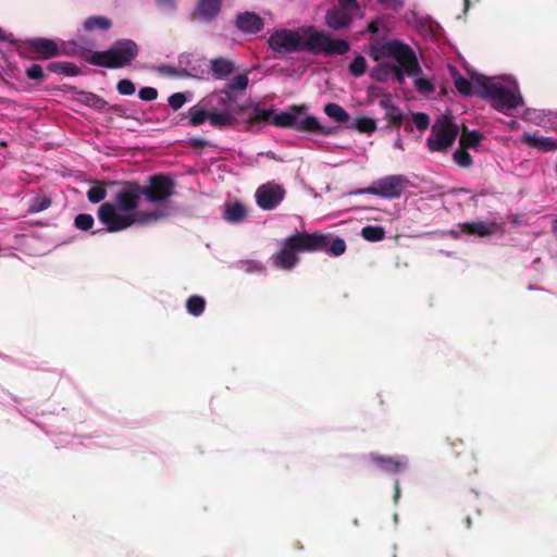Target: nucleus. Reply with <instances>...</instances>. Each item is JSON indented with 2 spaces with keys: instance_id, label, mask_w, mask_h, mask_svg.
<instances>
[{
  "instance_id": "f257e3e1",
  "label": "nucleus",
  "mask_w": 557,
  "mask_h": 557,
  "mask_svg": "<svg viewBox=\"0 0 557 557\" xmlns=\"http://www.w3.org/2000/svg\"><path fill=\"white\" fill-rule=\"evenodd\" d=\"M174 184L157 175L149 186H129L120 190L114 201H106L98 209V220L110 233L124 231L133 225H148L173 214L170 202Z\"/></svg>"
},
{
  "instance_id": "f03ea898",
  "label": "nucleus",
  "mask_w": 557,
  "mask_h": 557,
  "mask_svg": "<svg viewBox=\"0 0 557 557\" xmlns=\"http://www.w3.org/2000/svg\"><path fill=\"white\" fill-rule=\"evenodd\" d=\"M268 42L270 48L278 53L308 51L343 55L350 48L348 41L334 39L329 34L320 32L313 26L277 29L270 35Z\"/></svg>"
},
{
  "instance_id": "7ed1b4c3",
  "label": "nucleus",
  "mask_w": 557,
  "mask_h": 557,
  "mask_svg": "<svg viewBox=\"0 0 557 557\" xmlns=\"http://www.w3.org/2000/svg\"><path fill=\"white\" fill-rule=\"evenodd\" d=\"M481 98L500 113H509L523 104L518 82L511 75L486 77Z\"/></svg>"
},
{
  "instance_id": "20e7f679",
  "label": "nucleus",
  "mask_w": 557,
  "mask_h": 557,
  "mask_svg": "<svg viewBox=\"0 0 557 557\" xmlns=\"http://www.w3.org/2000/svg\"><path fill=\"white\" fill-rule=\"evenodd\" d=\"M369 55L376 62L384 59H394L401 66H407L411 72L419 70V61L414 50L407 44L393 39L385 42L369 46Z\"/></svg>"
},
{
  "instance_id": "39448f33",
  "label": "nucleus",
  "mask_w": 557,
  "mask_h": 557,
  "mask_svg": "<svg viewBox=\"0 0 557 557\" xmlns=\"http://www.w3.org/2000/svg\"><path fill=\"white\" fill-rule=\"evenodd\" d=\"M137 54V45L131 39H122L112 45L109 50L92 52L88 61L94 65L117 69L129 64Z\"/></svg>"
},
{
  "instance_id": "423d86ee",
  "label": "nucleus",
  "mask_w": 557,
  "mask_h": 557,
  "mask_svg": "<svg viewBox=\"0 0 557 557\" xmlns=\"http://www.w3.org/2000/svg\"><path fill=\"white\" fill-rule=\"evenodd\" d=\"M308 233H295L281 243V248L272 256L273 264L285 271H289L298 263V255L304 251H312Z\"/></svg>"
},
{
  "instance_id": "0eeeda50",
  "label": "nucleus",
  "mask_w": 557,
  "mask_h": 557,
  "mask_svg": "<svg viewBox=\"0 0 557 557\" xmlns=\"http://www.w3.org/2000/svg\"><path fill=\"white\" fill-rule=\"evenodd\" d=\"M258 116L275 126L290 127L298 132L321 129L317 117L301 115L296 107H292L289 110L273 114L272 116L267 110H258Z\"/></svg>"
},
{
  "instance_id": "6e6552de",
  "label": "nucleus",
  "mask_w": 557,
  "mask_h": 557,
  "mask_svg": "<svg viewBox=\"0 0 557 557\" xmlns=\"http://www.w3.org/2000/svg\"><path fill=\"white\" fill-rule=\"evenodd\" d=\"M210 113V125L225 127L235 121L233 114L234 99L226 90L214 91L203 97Z\"/></svg>"
},
{
  "instance_id": "1a4fd4ad",
  "label": "nucleus",
  "mask_w": 557,
  "mask_h": 557,
  "mask_svg": "<svg viewBox=\"0 0 557 557\" xmlns=\"http://www.w3.org/2000/svg\"><path fill=\"white\" fill-rule=\"evenodd\" d=\"M458 134V125L449 116H442L432 125L426 139L428 148L433 152L445 151L454 145Z\"/></svg>"
},
{
  "instance_id": "9d476101",
  "label": "nucleus",
  "mask_w": 557,
  "mask_h": 557,
  "mask_svg": "<svg viewBox=\"0 0 557 557\" xmlns=\"http://www.w3.org/2000/svg\"><path fill=\"white\" fill-rule=\"evenodd\" d=\"M339 7H333L326 11L325 24L334 29L348 28L354 18L363 17L364 12L356 0H337Z\"/></svg>"
},
{
  "instance_id": "9b49d317",
  "label": "nucleus",
  "mask_w": 557,
  "mask_h": 557,
  "mask_svg": "<svg viewBox=\"0 0 557 557\" xmlns=\"http://www.w3.org/2000/svg\"><path fill=\"white\" fill-rule=\"evenodd\" d=\"M409 181L404 175H388L376 181L373 186L358 189L354 191L355 195L369 194L375 195L387 199L398 198L404 189L407 187Z\"/></svg>"
},
{
  "instance_id": "f8f14e48",
  "label": "nucleus",
  "mask_w": 557,
  "mask_h": 557,
  "mask_svg": "<svg viewBox=\"0 0 557 557\" xmlns=\"http://www.w3.org/2000/svg\"><path fill=\"white\" fill-rule=\"evenodd\" d=\"M286 190L283 185L269 182L259 186L255 198L257 205L263 210H274L284 200Z\"/></svg>"
},
{
  "instance_id": "ddd939ff",
  "label": "nucleus",
  "mask_w": 557,
  "mask_h": 557,
  "mask_svg": "<svg viewBox=\"0 0 557 557\" xmlns=\"http://www.w3.org/2000/svg\"><path fill=\"white\" fill-rule=\"evenodd\" d=\"M28 46L41 59H51L70 53L69 45L61 39L33 38L28 41Z\"/></svg>"
},
{
  "instance_id": "4468645a",
  "label": "nucleus",
  "mask_w": 557,
  "mask_h": 557,
  "mask_svg": "<svg viewBox=\"0 0 557 557\" xmlns=\"http://www.w3.org/2000/svg\"><path fill=\"white\" fill-rule=\"evenodd\" d=\"M448 70L454 81V85L459 94L463 96H471L475 94L481 98V89H483V86L485 84L484 81H486L487 76L481 74H473L470 76V78H468L460 75L457 69L454 66H449Z\"/></svg>"
},
{
  "instance_id": "2eb2a0df",
  "label": "nucleus",
  "mask_w": 557,
  "mask_h": 557,
  "mask_svg": "<svg viewBox=\"0 0 557 557\" xmlns=\"http://www.w3.org/2000/svg\"><path fill=\"white\" fill-rule=\"evenodd\" d=\"M308 240L312 251H325L331 256L338 257L346 250V243L339 237L312 233L309 234Z\"/></svg>"
},
{
  "instance_id": "dca6fc26",
  "label": "nucleus",
  "mask_w": 557,
  "mask_h": 557,
  "mask_svg": "<svg viewBox=\"0 0 557 557\" xmlns=\"http://www.w3.org/2000/svg\"><path fill=\"white\" fill-rule=\"evenodd\" d=\"M500 228V224L493 221L466 222L450 230L449 235L459 238L462 234L467 233L485 237L497 233Z\"/></svg>"
},
{
  "instance_id": "f3484780",
  "label": "nucleus",
  "mask_w": 557,
  "mask_h": 557,
  "mask_svg": "<svg viewBox=\"0 0 557 557\" xmlns=\"http://www.w3.org/2000/svg\"><path fill=\"white\" fill-rule=\"evenodd\" d=\"M370 459L382 470L391 474L401 473L408 468V460L405 456H380L370 454Z\"/></svg>"
},
{
  "instance_id": "a211bd4d",
  "label": "nucleus",
  "mask_w": 557,
  "mask_h": 557,
  "mask_svg": "<svg viewBox=\"0 0 557 557\" xmlns=\"http://www.w3.org/2000/svg\"><path fill=\"white\" fill-rule=\"evenodd\" d=\"M522 141L532 148H536L545 152L557 150L556 138L541 136L536 133L525 132L522 135Z\"/></svg>"
},
{
  "instance_id": "6ab92c4d",
  "label": "nucleus",
  "mask_w": 557,
  "mask_h": 557,
  "mask_svg": "<svg viewBox=\"0 0 557 557\" xmlns=\"http://www.w3.org/2000/svg\"><path fill=\"white\" fill-rule=\"evenodd\" d=\"M236 26L244 33L256 34L261 30L263 21L255 13L245 12L237 16Z\"/></svg>"
},
{
  "instance_id": "aec40b11",
  "label": "nucleus",
  "mask_w": 557,
  "mask_h": 557,
  "mask_svg": "<svg viewBox=\"0 0 557 557\" xmlns=\"http://www.w3.org/2000/svg\"><path fill=\"white\" fill-rule=\"evenodd\" d=\"M187 119L188 125L190 126H199L206 121L210 123L208 104L205 102L203 98L198 103L188 109Z\"/></svg>"
},
{
  "instance_id": "412c9836",
  "label": "nucleus",
  "mask_w": 557,
  "mask_h": 557,
  "mask_svg": "<svg viewBox=\"0 0 557 557\" xmlns=\"http://www.w3.org/2000/svg\"><path fill=\"white\" fill-rule=\"evenodd\" d=\"M221 9L220 0H199L195 15L202 21H211L214 18Z\"/></svg>"
},
{
  "instance_id": "4be33fe9",
  "label": "nucleus",
  "mask_w": 557,
  "mask_h": 557,
  "mask_svg": "<svg viewBox=\"0 0 557 557\" xmlns=\"http://www.w3.org/2000/svg\"><path fill=\"white\" fill-rule=\"evenodd\" d=\"M406 70L407 76L413 78V84L418 92L424 96H431L434 90V84L429 79L422 76V69L419 65V70L411 72L407 66H403Z\"/></svg>"
},
{
  "instance_id": "5701e85b",
  "label": "nucleus",
  "mask_w": 557,
  "mask_h": 557,
  "mask_svg": "<svg viewBox=\"0 0 557 557\" xmlns=\"http://www.w3.org/2000/svg\"><path fill=\"white\" fill-rule=\"evenodd\" d=\"M210 71L214 78L223 79L227 77L234 71V64L232 61L223 58H216L210 62Z\"/></svg>"
},
{
  "instance_id": "b1692460",
  "label": "nucleus",
  "mask_w": 557,
  "mask_h": 557,
  "mask_svg": "<svg viewBox=\"0 0 557 557\" xmlns=\"http://www.w3.org/2000/svg\"><path fill=\"white\" fill-rule=\"evenodd\" d=\"M49 72L63 76H76L81 73L79 67L73 62L54 61L47 65Z\"/></svg>"
},
{
  "instance_id": "393cba45",
  "label": "nucleus",
  "mask_w": 557,
  "mask_h": 557,
  "mask_svg": "<svg viewBox=\"0 0 557 557\" xmlns=\"http://www.w3.org/2000/svg\"><path fill=\"white\" fill-rule=\"evenodd\" d=\"M395 63L380 62L371 70V77L379 82H387L392 79Z\"/></svg>"
},
{
  "instance_id": "a878e982",
  "label": "nucleus",
  "mask_w": 557,
  "mask_h": 557,
  "mask_svg": "<svg viewBox=\"0 0 557 557\" xmlns=\"http://www.w3.org/2000/svg\"><path fill=\"white\" fill-rule=\"evenodd\" d=\"M324 113L336 123H346L349 114L339 104L330 102L324 107Z\"/></svg>"
},
{
  "instance_id": "bb28decb",
  "label": "nucleus",
  "mask_w": 557,
  "mask_h": 557,
  "mask_svg": "<svg viewBox=\"0 0 557 557\" xmlns=\"http://www.w3.org/2000/svg\"><path fill=\"white\" fill-rule=\"evenodd\" d=\"M111 27V21L101 15L89 16L84 22V29L92 32L96 29L108 30Z\"/></svg>"
},
{
  "instance_id": "cd10ccee",
  "label": "nucleus",
  "mask_w": 557,
  "mask_h": 557,
  "mask_svg": "<svg viewBox=\"0 0 557 557\" xmlns=\"http://www.w3.org/2000/svg\"><path fill=\"white\" fill-rule=\"evenodd\" d=\"M246 210L243 205L236 202L230 205L224 210V219L231 223H238L244 220Z\"/></svg>"
},
{
  "instance_id": "c85d7f7f",
  "label": "nucleus",
  "mask_w": 557,
  "mask_h": 557,
  "mask_svg": "<svg viewBox=\"0 0 557 557\" xmlns=\"http://www.w3.org/2000/svg\"><path fill=\"white\" fill-rule=\"evenodd\" d=\"M351 128L359 131L360 133L372 134L376 129L375 120L369 116H358L350 124Z\"/></svg>"
},
{
  "instance_id": "c756f323",
  "label": "nucleus",
  "mask_w": 557,
  "mask_h": 557,
  "mask_svg": "<svg viewBox=\"0 0 557 557\" xmlns=\"http://www.w3.org/2000/svg\"><path fill=\"white\" fill-rule=\"evenodd\" d=\"M482 138V134L478 131H465L460 136L459 144L461 148H476L480 145Z\"/></svg>"
},
{
  "instance_id": "7c9ffc66",
  "label": "nucleus",
  "mask_w": 557,
  "mask_h": 557,
  "mask_svg": "<svg viewBox=\"0 0 557 557\" xmlns=\"http://www.w3.org/2000/svg\"><path fill=\"white\" fill-rule=\"evenodd\" d=\"M206 308V300L198 295L190 296L186 301L187 312L194 317H199L203 313Z\"/></svg>"
},
{
  "instance_id": "2f4dec72",
  "label": "nucleus",
  "mask_w": 557,
  "mask_h": 557,
  "mask_svg": "<svg viewBox=\"0 0 557 557\" xmlns=\"http://www.w3.org/2000/svg\"><path fill=\"white\" fill-rule=\"evenodd\" d=\"M361 236L368 242H381L385 238V231L380 225H367L361 230Z\"/></svg>"
},
{
  "instance_id": "473e14b6",
  "label": "nucleus",
  "mask_w": 557,
  "mask_h": 557,
  "mask_svg": "<svg viewBox=\"0 0 557 557\" xmlns=\"http://www.w3.org/2000/svg\"><path fill=\"white\" fill-rule=\"evenodd\" d=\"M193 99V92L186 91V92H175L171 95L168 99L169 106L173 110H180L187 101H190Z\"/></svg>"
},
{
  "instance_id": "72a5a7b5",
  "label": "nucleus",
  "mask_w": 557,
  "mask_h": 557,
  "mask_svg": "<svg viewBox=\"0 0 557 557\" xmlns=\"http://www.w3.org/2000/svg\"><path fill=\"white\" fill-rule=\"evenodd\" d=\"M367 69V61L362 55L356 57L349 64L348 71L355 77H360L364 74Z\"/></svg>"
},
{
  "instance_id": "f704fd0d",
  "label": "nucleus",
  "mask_w": 557,
  "mask_h": 557,
  "mask_svg": "<svg viewBox=\"0 0 557 557\" xmlns=\"http://www.w3.org/2000/svg\"><path fill=\"white\" fill-rule=\"evenodd\" d=\"M546 113L536 109H528L524 112V119L532 122L535 125L544 126L546 122Z\"/></svg>"
},
{
  "instance_id": "c9c22d12",
  "label": "nucleus",
  "mask_w": 557,
  "mask_h": 557,
  "mask_svg": "<svg viewBox=\"0 0 557 557\" xmlns=\"http://www.w3.org/2000/svg\"><path fill=\"white\" fill-rule=\"evenodd\" d=\"M50 205H51V201L48 197L37 196L32 200L29 208H28V212H30V213L41 212V211L48 209L50 207Z\"/></svg>"
},
{
  "instance_id": "e433bc0d",
  "label": "nucleus",
  "mask_w": 557,
  "mask_h": 557,
  "mask_svg": "<svg viewBox=\"0 0 557 557\" xmlns=\"http://www.w3.org/2000/svg\"><path fill=\"white\" fill-rule=\"evenodd\" d=\"M79 100L96 109H102L106 106V101L103 99L91 92L81 94Z\"/></svg>"
},
{
  "instance_id": "4c0bfd02",
  "label": "nucleus",
  "mask_w": 557,
  "mask_h": 557,
  "mask_svg": "<svg viewBox=\"0 0 557 557\" xmlns=\"http://www.w3.org/2000/svg\"><path fill=\"white\" fill-rule=\"evenodd\" d=\"M454 161L461 168H469L472 164V157L466 151V148L457 149L453 154Z\"/></svg>"
},
{
  "instance_id": "58836bf2",
  "label": "nucleus",
  "mask_w": 557,
  "mask_h": 557,
  "mask_svg": "<svg viewBox=\"0 0 557 557\" xmlns=\"http://www.w3.org/2000/svg\"><path fill=\"white\" fill-rule=\"evenodd\" d=\"M237 265L246 273H260L264 270L263 264L257 260H242Z\"/></svg>"
},
{
  "instance_id": "ea45409f",
  "label": "nucleus",
  "mask_w": 557,
  "mask_h": 557,
  "mask_svg": "<svg viewBox=\"0 0 557 557\" xmlns=\"http://www.w3.org/2000/svg\"><path fill=\"white\" fill-rule=\"evenodd\" d=\"M107 196V190L103 186L96 185L87 191V198L91 203H99Z\"/></svg>"
},
{
  "instance_id": "a19ab883",
  "label": "nucleus",
  "mask_w": 557,
  "mask_h": 557,
  "mask_svg": "<svg viewBox=\"0 0 557 557\" xmlns=\"http://www.w3.org/2000/svg\"><path fill=\"white\" fill-rule=\"evenodd\" d=\"M95 221L91 214L81 213L74 220V225L81 231H88L92 227Z\"/></svg>"
},
{
  "instance_id": "79ce46f5",
  "label": "nucleus",
  "mask_w": 557,
  "mask_h": 557,
  "mask_svg": "<svg viewBox=\"0 0 557 557\" xmlns=\"http://www.w3.org/2000/svg\"><path fill=\"white\" fill-rule=\"evenodd\" d=\"M249 79L246 74H239L233 77L228 83L227 87L230 90H245L248 86Z\"/></svg>"
},
{
  "instance_id": "37998d69",
  "label": "nucleus",
  "mask_w": 557,
  "mask_h": 557,
  "mask_svg": "<svg viewBox=\"0 0 557 557\" xmlns=\"http://www.w3.org/2000/svg\"><path fill=\"white\" fill-rule=\"evenodd\" d=\"M116 89H117L119 94H121L123 96H131L136 90L135 84L131 79H127V78L121 79L116 85Z\"/></svg>"
},
{
  "instance_id": "c03bdc74",
  "label": "nucleus",
  "mask_w": 557,
  "mask_h": 557,
  "mask_svg": "<svg viewBox=\"0 0 557 557\" xmlns=\"http://www.w3.org/2000/svg\"><path fill=\"white\" fill-rule=\"evenodd\" d=\"M412 122L418 129L423 131L429 126L430 119L428 114L419 112L413 114Z\"/></svg>"
},
{
  "instance_id": "a18cd8bd",
  "label": "nucleus",
  "mask_w": 557,
  "mask_h": 557,
  "mask_svg": "<svg viewBox=\"0 0 557 557\" xmlns=\"http://www.w3.org/2000/svg\"><path fill=\"white\" fill-rule=\"evenodd\" d=\"M26 75L29 79H41L44 78V69L39 64H32L26 69Z\"/></svg>"
},
{
  "instance_id": "49530a36",
  "label": "nucleus",
  "mask_w": 557,
  "mask_h": 557,
  "mask_svg": "<svg viewBox=\"0 0 557 557\" xmlns=\"http://www.w3.org/2000/svg\"><path fill=\"white\" fill-rule=\"evenodd\" d=\"M138 96L144 101H152L158 97V91L152 87H143L139 89Z\"/></svg>"
},
{
  "instance_id": "de8ad7c7",
  "label": "nucleus",
  "mask_w": 557,
  "mask_h": 557,
  "mask_svg": "<svg viewBox=\"0 0 557 557\" xmlns=\"http://www.w3.org/2000/svg\"><path fill=\"white\" fill-rule=\"evenodd\" d=\"M377 3L393 11L401 9L405 4L404 0H377Z\"/></svg>"
},
{
  "instance_id": "09e8293b",
  "label": "nucleus",
  "mask_w": 557,
  "mask_h": 557,
  "mask_svg": "<svg viewBox=\"0 0 557 557\" xmlns=\"http://www.w3.org/2000/svg\"><path fill=\"white\" fill-rule=\"evenodd\" d=\"M406 76V70L398 62H396L392 73V78L396 79L399 84H403Z\"/></svg>"
},
{
  "instance_id": "8fccbe9b",
  "label": "nucleus",
  "mask_w": 557,
  "mask_h": 557,
  "mask_svg": "<svg viewBox=\"0 0 557 557\" xmlns=\"http://www.w3.org/2000/svg\"><path fill=\"white\" fill-rule=\"evenodd\" d=\"M384 26V18L383 17H379L374 21H371L369 24H368V32L371 33V34H377L380 33L381 28Z\"/></svg>"
},
{
  "instance_id": "3c124183",
  "label": "nucleus",
  "mask_w": 557,
  "mask_h": 557,
  "mask_svg": "<svg viewBox=\"0 0 557 557\" xmlns=\"http://www.w3.org/2000/svg\"><path fill=\"white\" fill-rule=\"evenodd\" d=\"M157 4L165 12H173L176 9L175 0H157Z\"/></svg>"
},
{
  "instance_id": "603ef678",
  "label": "nucleus",
  "mask_w": 557,
  "mask_h": 557,
  "mask_svg": "<svg viewBox=\"0 0 557 557\" xmlns=\"http://www.w3.org/2000/svg\"><path fill=\"white\" fill-rule=\"evenodd\" d=\"M394 147L404 150V143L399 137L394 140Z\"/></svg>"
},
{
  "instance_id": "864d4df0",
  "label": "nucleus",
  "mask_w": 557,
  "mask_h": 557,
  "mask_svg": "<svg viewBox=\"0 0 557 557\" xmlns=\"http://www.w3.org/2000/svg\"><path fill=\"white\" fill-rule=\"evenodd\" d=\"M399 494H400L399 483H398V481H396V482H395V495H394L395 500H397V499H398Z\"/></svg>"
},
{
  "instance_id": "5fc2aeb1",
  "label": "nucleus",
  "mask_w": 557,
  "mask_h": 557,
  "mask_svg": "<svg viewBox=\"0 0 557 557\" xmlns=\"http://www.w3.org/2000/svg\"><path fill=\"white\" fill-rule=\"evenodd\" d=\"M389 104H391V100H389V99H382V100L380 101V106H381L382 108H385V109H386V108H388V107H389Z\"/></svg>"
},
{
  "instance_id": "6e6d98bb",
  "label": "nucleus",
  "mask_w": 557,
  "mask_h": 557,
  "mask_svg": "<svg viewBox=\"0 0 557 557\" xmlns=\"http://www.w3.org/2000/svg\"><path fill=\"white\" fill-rule=\"evenodd\" d=\"M509 126L511 128H518L519 127V123L515 120H511L510 123H509Z\"/></svg>"
},
{
  "instance_id": "4d7b16f0",
  "label": "nucleus",
  "mask_w": 557,
  "mask_h": 557,
  "mask_svg": "<svg viewBox=\"0 0 557 557\" xmlns=\"http://www.w3.org/2000/svg\"><path fill=\"white\" fill-rule=\"evenodd\" d=\"M553 232H554V234H555V235H556V237H557V218H556V219L554 220V222H553Z\"/></svg>"
},
{
  "instance_id": "13d9d810",
  "label": "nucleus",
  "mask_w": 557,
  "mask_h": 557,
  "mask_svg": "<svg viewBox=\"0 0 557 557\" xmlns=\"http://www.w3.org/2000/svg\"><path fill=\"white\" fill-rule=\"evenodd\" d=\"M404 17L406 18V21H407L408 23L410 22V20H409V14H408V13H406Z\"/></svg>"
},
{
  "instance_id": "bf43d9fd",
  "label": "nucleus",
  "mask_w": 557,
  "mask_h": 557,
  "mask_svg": "<svg viewBox=\"0 0 557 557\" xmlns=\"http://www.w3.org/2000/svg\"><path fill=\"white\" fill-rule=\"evenodd\" d=\"M465 3H466V8H468V5H469V0H465Z\"/></svg>"
}]
</instances>
